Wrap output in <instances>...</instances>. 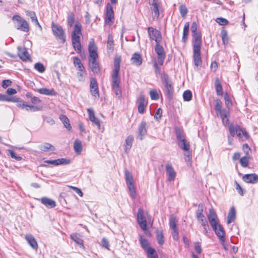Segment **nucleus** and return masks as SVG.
<instances>
[{
  "instance_id": "obj_1",
  "label": "nucleus",
  "mask_w": 258,
  "mask_h": 258,
  "mask_svg": "<svg viewBox=\"0 0 258 258\" xmlns=\"http://www.w3.org/2000/svg\"><path fill=\"white\" fill-rule=\"evenodd\" d=\"M81 30V24L79 22H77L72 34V42L74 49L78 53L81 52V45L80 43V37L82 35Z\"/></svg>"
},
{
  "instance_id": "obj_2",
  "label": "nucleus",
  "mask_w": 258,
  "mask_h": 258,
  "mask_svg": "<svg viewBox=\"0 0 258 258\" xmlns=\"http://www.w3.org/2000/svg\"><path fill=\"white\" fill-rule=\"evenodd\" d=\"M120 57H115L114 60V69L112 73V84L111 86H120V77L119 76V71L120 70Z\"/></svg>"
},
{
  "instance_id": "obj_3",
  "label": "nucleus",
  "mask_w": 258,
  "mask_h": 258,
  "mask_svg": "<svg viewBox=\"0 0 258 258\" xmlns=\"http://www.w3.org/2000/svg\"><path fill=\"white\" fill-rule=\"evenodd\" d=\"M202 43L200 40L197 38L196 42L193 44V58L194 63L197 67H201L202 61L201 56V48Z\"/></svg>"
},
{
  "instance_id": "obj_4",
  "label": "nucleus",
  "mask_w": 258,
  "mask_h": 258,
  "mask_svg": "<svg viewBox=\"0 0 258 258\" xmlns=\"http://www.w3.org/2000/svg\"><path fill=\"white\" fill-rule=\"evenodd\" d=\"M124 174L126 183L130 192V196L132 198L135 199L136 192L133 175L127 170H125Z\"/></svg>"
},
{
  "instance_id": "obj_5",
  "label": "nucleus",
  "mask_w": 258,
  "mask_h": 258,
  "mask_svg": "<svg viewBox=\"0 0 258 258\" xmlns=\"http://www.w3.org/2000/svg\"><path fill=\"white\" fill-rule=\"evenodd\" d=\"M161 80L165 86V91L168 96L171 98L173 92V85L172 81L166 74H163L162 75Z\"/></svg>"
},
{
  "instance_id": "obj_6",
  "label": "nucleus",
  "mask_w": 258,
  "mask_h": 258,
  "mask_svg": "<svg viewBox=\"0 0 258 258\" xmlns=\"http://www.w3.org/2000/svg\"><path fill=\"white\" fill-rule=\"evenodd\" d=\"M149 3L150 6L152 19L153 20H157L159 17V0H149Z\"/></svg>"
},
{
  "instance_id": "obj_7",
  "label": "nucleus",
  "mask_w": 258,
  "mask_h": 258,
  "mask_svg": "<svg viewBox=\"0 0 258 258\" xmlns=\"http://www.w3.org/2000/svg\"><path fill=\"white\" fill-rule=\"evenodd\" d=\"M12 20L17 21L18 24L16 27L17 29L20 30L25 32L29 31V27L28 23L26 20L22 18L20 16L18 15L14 16L12 17Z\"/></svg>"
},
{
  "instance_id": "obj_8",
  "label": "nucleus",
  "mask_w": 258,
  "mask_h": 258,
  "mask_svg": "<svg viewBox=\"0 0 258 258\" xmlns=\"http://www.w3.org/2000/svg\"><path fill=\"white\" fill-rule=\"evenodd\" d=\"M52 30L53 35L57 38L62 41L64 43L66 41L64 33L62 28L60 26H58L54 23L52 24Z\"/></svg>"
},
{
  "instance_id": "obj_9",
  "label": "nucleus",
  "mask_w": 258,
  "mask_h": 258,
  "mask_svg": "<svg viewBox=\"0 0 258 258\" xmlns=\"http://www.w3.org/2000/svg\"><path fill=\"white\" fill-rule=\"evenodd\" d=\"M148 33L150 38L152 40H155L156 44L160 43L162 39V36L159 31L152 27H150L148 29Z\"/></svg>"
},
{
  "instance_id": "obj_10",
  "label": "nucleus",
  "mask_w": 258,
  "mask_h": 258,
  "mask_svg": "<svg viewBox=\"0 0 258 258\" xmlns=\"http://www.w3.org/2000/svg\"><path fill=\"white\" fill-rule=\"evenodd\" d=\"M137 221L143 230L145 231L147 230V220L142 209L140 208L138 210L137 213Z\"/></svg>"
},
{
  "instance_id": "obj_11",
  "label": "nucleus",
  "mask_w": 258,
  "mask_h": 258,
  "mask_svg": "<svg viewBox=\"0 0 258 258\" xmlns=\"http://www.w3.org/2000/svg\"><path fill=\"white\" fill-rule=\"evenodd\" d=\"M155 51L157 54L158 62L160 65L162 66L165 58V53L163 47L160 43L156 44Z\"/></svg>"
},
{
  "instance_id": "obj_12",
  "label": "nucleus",
  "mask_w": 258,
  "mask_h": 258,
  "mask_svg": "<svg viewBox=\"0 0 258 258\" xmlns=\"http://www.w3.org/2000/svg\"><path fill=\"white\" fill-rule=\"evenodd\" d=\"M114 12L112 6L108 4L106 7V12L105 19V23L106 24H112L114 22Z\"/></svg>"
},
{
  "instance_id": "obj_13",
  "label": "nucleus",
  "mask_w": 258,
  "mask_h": 258,
  "mask_svg": "<svg viewBox=\"0 0 258 258\" xmlns=\"http://www.w3.org/2000/svg\"><path fill=\"white\" fill-rule=\"evenodd\" d=\"M207 217L211 226H214L218 223H219V220L217 214L213 208L209 209V213Z\"/></svg>"
},
{
  "instance_id": "obj_14",
  "label": "nucleus",
  "mask_w": 258,
  "mask_h": 258,
  "mask_svg": "<svg viewBox=\"0 0 258 258\" xmlns=\"http://www.w3.org/2000/svg\"><path fill=\"white\" fill-rule=\"evenodd\" d=\"M212 228L215 231L216 235L219 238V240H222L224 238H225V234L224 228L220 224L218 223L214 226H212Z\"/></svg>"
},
{
  "instance_id": "obj_15",
  "label": "nucleus",
  "mask_w": 258,
  "mask_h": 258,
  "mask_svg": "<svg viewBox=\"0 0 258 258\" xmlns=\"http://www.w3.org/2000/svg\"><path fill=\"white\" fill-rule=\"evenodd\" d=\"M97 50V48L94 43V39H92L90 41L88 46V51L90 58H97L98 57Z\"/></svg>"
},
{
  "instance_id": "obj_16",
  "label": "nucleus",
  "mask_w": 258,
  "mask_h": 258,
  "mask_svg": "<svg viewBox=\"0 0 258 258\" xmlns=\"http://www.w3.org/2000/svg\"><path fill=\"white\" fill-rule=\"evenodd\" d=\"M90 91L91 94L95 99L98 98L99 97V90L97 83L95 79H92L90 82Z\"/></svg>"
},
{
  "instance_id": "obj_17",
  "label": "nucleus",
  "mask_w": 258,
  "mask_h": 258,
  "mask_svg": "<svg viewBox=\"0 0 258 258\" xmlns=\"http://www.w3.org/2000/svg\"><path fill=\"white\" fill-rule=\"evenodd\" d=\"M242 179L246 183L254 184L258 182V175L255 173L245 174L242 177Z\"/></svg>"
},
{
  "instance_id": "obj_18",
  "label": "nucleus",
  "mask_w": 258,
  "mask_h": 258,
  "mask_svg": "<svg viewBox=\"0 0 258 258\" xmlns=\"http://www.w3.org/2000/svg\"><path fill=\"white\" fill-rule=\"evenodd\" d=\"M71 161L69 159L65 158H59L56 160H48L45 161L46 163L49 164H52L54 166H58L59 165H67L70 163Z\"/></svg>"
},
{
  "instance_id": "obj_19",
  "label": "nucleus",
  "mask_w": 258,
  "mask_h": 258,
  "mask_svg": "<svg viewBox=\"0 0 258 258\" xmlns=\"http://www.w3.org/2000/svg\"><path fill=\"white\" fill-rule=\"evenodd\" d=\"M166 170L168 175V180L173 181L176 177V173L171 163H168L166 166Z\"/></svg>"
},
{
  "instance_id": "obj_20",
  "label": "nucleus",
  "mask_w": 258,
  "mask_h": 258,
  "mask_svg": "<svg viewBox=\"0 0 258 258\" xmlns=\"http://www.w3.org/2000/svg\"><path fill=\"white\" fill-rule=\"evenodd\" d=\"M203 205L200 204L198 206V209L196 212V216L198 220L201 224L207 222L205 216L203 214Z\"/></svg>"
},
{
  "instance_id": "obj_21",
  "label": "nucleus",
  "mask_w": 258,
  "mask_h": 258,
  "mask_svg": "<svg viewBox=\"0 0 258 258\" xmlns=\"http://www.w3.org/2000/svg\"><path fill=\"white\" fill-rule=\"evenodd\" d=\"M146 122L142 121L138 127V137L140 140H142L147 134Z\"/></svg>"
},
{
  "instance_id": "obj_22",
  "label": "nucleus",
  "mask_w": 258,
  "mask_h": 258,
  "mask_svg": "<svg viewBox=\"0 0 258 258\" xmlns=\"http://www.w3.org/2000/svg\"><path fill=\"white\" fill-rule=\"evenodd\" d=\"M18 50V55L22 60L27 61L29 59L30 55L25 48L19 46Z\"/></svg>"
},
{
  "instance_id": "obj_23",
  "label": "nucleus",
  "mask_w": 258,
  "mask_h": 258,
  "mask_svg": "<svg viewBox=\"0 0 258 258\" xmlns=\"http://www.w3.org/2000/svg\"><path fill=\"white\" fill-rule=\"evenodd\" d=\"M87 111L89 114V117L90 120L94 124H95L98 128L99 129L100 128V123L99 119L96 118L95 116V113L93 109L88 108L87 109Z\"/></svg>"
},
{
  "instance_id": "obj_24",
  "label": "nucleus",
  "mask_w": 258,
  "mask_h": 258,
  "mask_svg": "<svg viewBox=\"0 0 258 258\" xmlns=\"http://www.w3.org/2000/svg\"><path fill=\"white\" fill-rule=\"evenodd\" d=\"M134 138L132 135L128 136L125 140V143L123 145L124 152L127 153L131 149Z\"/></svg>"
},
{
  "instance_id": "obj_25",
  "label": "nucleus",
  "mask_w": 258,
  "mask_h": 258,
  "mask_svg": "<svg viewBox=\"0 0 258 258\" xmlns=\"http://www.w3.org/2000/svg\"><path fill=\"white\" fill-rule=\"evenodd\" d=\"M235 132L239 139H243V138H244L245 140H247L249 138L248 134L245 131L242 130L239 126H235Z\"/></svg>"
},
{
  "instance_id": "obj_26",
  "label": "nucleus",
  "mask_w": 258,
  "mask_h": 258,
  "mask_svg": "<svg viewBox=\"0 0 258 258\" xmlns=\"http://www.w3.org/2000/svg\"><path fill=\"white\" fill-rule=\"evenodd\" d=\"M197 23L194 22L192 23L191 26V31L192 33V35L194 38V43L196 42L197 38H198L200 40V42L202 43V37L201 35L197 32Z\"/></svg>"
},
{
  "instance_id": "obj_27",
  "label": "nucleus",
  "mask_w": 258,
  "mask_h": 258,
  "mask_svg": "<svg viewBox=\"0 0 258 258\" xmlns=\"http://www.w3.org/2000/svg\"><path fill=\"white\" fill-rule=\"evenodd\" d=\"M97 58H91L89 59V65L91 68L92 71L94 73L98 74L100 72V68L98 63L96 61Z\"/></svg>"
},
{
  "instance_id": "obj_28",
  "label": "nucleus",
  "mask_w": 258,
  "mask_h": 258,
  "mask_svg": "<svg viewBox=\"0 0 258 258\" xmlns=\"http://www.w3.org/2000/svg\"><path fill=\"white\" fill-rule=\"evenodd\" d=\"M25 238L29 244L34 249H37L38 244L34 236L31 234H27Z\"/></svg>"
},
{
  "instance_id": "obj_29",
  "label": "nucleus",
  "mask_w": 258,
  "mask_h": 258,
  "mask_svg": "<svg viewBox=\"0 0 258 258\" xmlns=\"http://www.w3.org/2000/svg\"><path fill=\"white\" fill-rule=\"evenodd\" d=\"M41 202L46 207L49 208H52L55 207V202L47 197H43L41 199Z\"/></svg>"
},
{
  "instance_id": "obj_30",
  "label": "nucleus",
  "mask_w": 258,
  "mask_h": 258,
  "mask_svg": "<svg viewBox=\"0 0 258 258\" xmlns=\"http://www.w3.org/2000/svg\"><path fill=\"white\" fill-rule=\"evenodd\" d=\"M236 218V211L234 207L230 208L228 216H227V224H229L231 222L234 221Z\"/></svg>"
},
{
  "instance_id": "obj_31",
  "label": "nucleus",
  "mask_w": 258,
  "mask_h": 258,
  "mask_svg": "<svg viewBox=\"0 0 258 258\" xmlns=\"http://www.w3.org/2000/svg\"><path fill=\"white\" fill-rule=\"evenodd\" d=\"M131 60L133 64L140 66L142 63V57L139 53H135L131 58Z\"/></svg>"
},
{
  "instance_id": "obj_32",
  "label": "nucleus",
  "mask_w": 258,
  "mask_h": 258,
  "mask_svg": "<svg viewBox=\"0 0 258 258\" xmlns=\"http://www.w3.org/2000/svg\"><path fill=\"white\" fill-rule=\"evenodd\" d=\"M38 92L41 94L50 96H55L56 95V92L53 89H49L45 88H40L38 90Z\"/></svg>"
},
{
  "instance_id": "obj_33",
  "label": "nucleus",
  "mask_w": 258,
  "mask_h": 258,
  "mask_svg": "<svg viewBox=\"0 0 258 258\" xmlns=\"http://www.w3.org/2000/svg\"><path fill=\"white\" fill-rule=\"evenodd\" d=\"M229 115V111L228 110L224 109L222 114L219 115L222 119L223 124L226 125L229 123L228 116Z\"/></svg>"
},
{
  "instance_id": "obj_34",
  "label": "nucleus",
  "mask_w": 258,
  "mask_h": 258,
  "mask_svg": "<svg viewBox=\"0 0 258 258\" xmlns=\"http://www.w3.org/2000/svg\"><path fill=\"white\" fill-rule=\"evenodd\" d=\"M59 119L63 123L64 127L67 128L69 131H71L72 126L70 123V120L66 115L61 114L59 116Z\"/></svg>"
},
{
  "instance_id": "obj_35",
  "label": "nucleus",
  "mask_w": 258,
  "mask_h": 258,
  "mask_svg": "<svg viewBox=\"0 0 258 258\" xmlns=\"http://www.w3.org/2000/svg\"><path fill=\"white\" fill-rule=\"evenodd\" d=\"M39 149L44 152H48L49 151H53L55 150V147L51 144L45 143L39 146Z\"/></svg>"
},
{
  "instance_id": "obj_36",
  "label": "nucleus",
  "mask_w": 258,
  "mask_h": 258,
  "mask_svg": "<svg viewBox=\"0 0 258 258\" xmlns=\"http://www.w3.org/2000/svg\"><path fill=\"white\" fill-rule=\"evenodd\" d=\"M140 241L142 247L146 251H148L149 248H152V247L149 246V242L143 236L141 235L140 236Z\"/></svg>"
},
{
  "instance_id": "obj_37",
  "label": "nucleus",
  "mask_w": 258,
  "mask_h": 258,
  "mask_svg": "<svg viewBox=\"0 0 258 258\" xmlns=\"http://www.w3.org/2000/svg\"><path fill=\"white\" fill-rule=\"evenodd\" d=\"M215 85L217 94L219 96H222L223 94L222 87L218 78H216L215 79Z\"/></svg>"
},
{
  "instance_id": "obj_38",
  "label": "nucleus",
  "mask_w": 258,
  "mask_h": 258,
  "mask_svg": "<svg viewBox=\"0 0 258 258\" xmlns=\"http://www.w3.org/2000/svg\"><path fill=\"white\" fill-rule=\"evenodd\" d=\"M26 15L30 17L32 22H34L36 25H38L40 29H42L41 26L39 24V22L37 19L36 14L34 12L27 11Z\"/></svg>"
},
{
  "instance_id": "obj_39",
  "label": "nucleus",
  "mask_w": 258,
  "mask_h": 258,
  "mask_svg": "<svg viewBox=\"0 0 258 258\" xmlns=\"http://www.w3.org/2000/svg\"><path fill=\"white\" fill-rule=\"evenodd\" d=\"M189 24L188 22L185 23L183 30V36L182 38V40L183 42H185L187 39L188 35V32H189Z\"/></svg>"
},
{
  "instance_id": "obj_40",
  "label": "nucleus",
  "mask_w": 258,
  "mask_h": 258,
  "mask_svg": "<svg viewBox=\"0 0 258 258\" xmlns=\"http://www.w3.org/2000/svg\"><path fill=\"white\" fill-rule=\"evenodd\" d=\"M74 149L75 152L80 154L82 150V145L81 142L79 140H76L74 144Z\"/></svg>"
},
{
  "instance_id": "obj_41",
  "label": "nucleus",
  "mask_w": 258,
  "mask_h": 258,
  "mask_svg": "<svg viewBox=\"0 0 258 258\" xmlns=\"http://www.w3.org/2000/svg\"><path fill=\"white\" fill-rule=\"evenodd\" d=\"M42 109V107L40 106H35L32 105H28L26 102L25 110L27 111L35 112L36 111L40 110Z\"/></svg>"
},
{
  "instance_id": "obj_42",
  "label": "nucleus",
  "mask_w": 258,
  "mask_h": 258,
  "mask_svg": "<svg viewBox=\"0 0 258 258\" xmlns=\"http://www.w3.org/2000/svg\"><path fill=\"white\" fill-rule=\"evenodd\" d=\"M71 239L74 240L78 245L83 246V240L80 238V235L77 233H74L71 235Z\"/></svg>"
},
{
  "instance_id": "obj_43",
  "label": "nucleus",
  "mask_w": 258,
  "mask_h": 258,
  "mask_svg": "<svg viewBox=\"0 0 258 258\" xmlns=\"http://www.w3.org/2000/svg\"><path fill=\"white\" fill-rule=\"evenodd\" d=\"M156 235L158 243L162 245L164 242L163 232L161 230H157L156 232Z\"/></svg>"
},
{
  "instance_id": "obj_44",
  "label": "nucleus",
  "mask_w": 258,
  "mask_h": 258,
  "mask_svg": "<svg viewBox=\"0 0 258 258\" xmlns=\"http://www.w3.org/2000/svg\"><path fill=\"white\" fill-rule=\"evenodd\" d=\"M216 104L215 109L216 111L217 115L218 116L222 114L223 109L222 110V103L218 100H215Z\"/></svg>"
},
{
  "instance_id": "obj_45",
  "label": "nucleus",
  "mask_w": 258,
  "mask_h": 258,
  "mask_svg": "<svg viewBox=\"0 0 258 258\" xmlns=\"http://www.w3.org/2000/svg\"><path fill=\"white\" fill-rule=\"evenodd\" d=\"M146 252L148 258H158V254L153 248H149Z\"/></svg>"
},
{
  "instance_id": "obj_46",
  "label": "nucleus",
  "mask_w": 258,
  "mask_h": 258,
  "mask_svg": "<svg viewBox=\"0 0 258 258\" xmlns=\"http://www.w3.org/2000/svg\"><path fill=\"white\" fill-rule=\"evenodd\" d=\"M221 38L223 42V43L225 45L227 44L228 43V37L227 36V32L226 30L222 29L221 30Z\"/></svg>"
},
{
  "instance_id": "obj_47",
  "label": "nucleus",
  "mask_w": 258,
  "mask_h": 258,
  "mask_svg": "<svg viewBox=\"0 0 258 258\" xmlns=\"http://www.w3.org/2000/svg\"><path fill=\"white\" fill-rule=\"evenodd\" d=\"M112 92L115 93L116 96L118 98H120L121 97V91L120 86H111Z\"/></svg>"
},
{
  "instance_id": "obj_48",
  "label": "nucleus",
  "mask_w": 258,
  "mask_h": 258,
  "mask_svg": "<svg viewBox=\"0 0 258 258\" xmlns=\"http://www.w3.org/2000/svg\"><path fill=\"white\" fill-rule=\"evenodd\" d=\"M180 147L185 151H188L189 149V143L185 139L180 142Z\"/></svg>"
},
{
  "instance_id": "obj_49",
  "label": "nucleus",
  "mask_w": 258,
  "mask_h": 258,
  "mask_svg": "<svg viewBox=\"0 0 258 258\" xmlns=\"http://www.w3.org/2000/svg\"><path fill=\"white\" fill-rule=\"evenodd\" d=\"M34 68L39 73H42L45 71L44 65L40 62H37L34 64Z\"/></svg>"
},
{
  "instance_id": "obj_50",
  "label": "nucleus",
  "mask_w": 258,
  "mask_h": 258,
  "mask_svg": "<svg viewBox=\"0 0 258 258\" xmlns=\"http://www.w3.org/2000/svg\"><path fill=\"white\" fill-rule=\"evenodd\" d=\"M107 48L111 51H112L113 48V40L111 35H109L108 36Z\"/></svg>"
},
{
  "instance_id": "obj_51",
  "label": "nucleus",
  "mask_w": 258,
  "mask_h": 258,
  "mask_svg": "<svg viewBox=\"0 0 258 258\" xmlns=\"http://www.w3.org/2000/svg\"><path fill=\"white\" fill-rule=\"evenodd\" d=\"M192 93L190 90H186L183 92V98L184 101H189L191 99Z\"/></svg>"
},
{
  "instance_id": "obj_52",
  "label": "nucleus",
  "mask_w": 258,
  "mask_h": 258,
  "mask_svg": "<svg viewBox=\"0 0 258 258\" xmlns=\"http://www.w3.org/2000/svg\"><path fill=\"white\" fill-rule=\"evenodd\" d=\"M224 99H225V105L227 106V107L229 109L231 108L232 106V102L230 99V97L228 95V94L226 93L224 95Z\"/></svg>"
},
{
  "instance_id": "obj_53",
  "label": "nucleus",
  "mask_w": 258,
  "mask_h": 258,
  "mask_svg": "<svg viewBox=\"0 0 258 258\" xmlns=\"http://www.w3.org/2000/svg\"><path fill=\"white\" fill-rule=\"evenodd\" d=\"M75 21V17L73 13H70L68 15V18H67V22L68 24V25L70 27H72Z\"/></svg>"
},
{
  "instance_id": "obj_54",
  "label": "nucleus",
  "mask_w": 258,
  "mask_h": 258,
  "mask_svg": "<svg viewBox=\"0 0 258 258\" xmlns=\"http://www.w3.org/2000/svg\"><path fill=\"white\" fill-rule=\"evenodd\" d=\"M249 163V158L247 156L241 158L240 160V163L243 167H246L248 166Z\"/></svg>"
},
{
  "instance_id": "obj_55",
  "label": "nucleus",
  "mask_w": 258,
  "mask_h": 258,
  "mask_svg": "<svg viewBox=\"0 0 258 258\" xmlns=\"http://www.w3.org/2000/svg\"><path fill=\"white\" fill-rule=\"evenodd\" d=\"M179 11L182 17L184 18L186 16L187 13V9L186 6L182 5L179 7Z\"/></svg>"
},
{
  "instance_id": "obj_56",
  "label": "nucleus",
  "mask_w": 258,
  "mask_h": 258,
  "mask_svg": "<svg viewBox=\"0 0 258 258\" xmlns=\"http://www.w3.org/2000/svg\"><path fill=\"white\" fill-rule=\"evenodd\" d=\"M169 224L170 228L173 229H177L176 226V222L175 218L174 217H171L169 219Z\"/></svg>"
},
{
  "instance_id": "obj_57",
  "label": "nucleus",
  "mask_w": 258,
  "mask_h": 258,
  "mask_svg": "<svg viewBox=\"0 0 258 258\" xmlns=\"http://www.w3.org/2000/svg\"><path fill=\"white\" fill-rule=\"evenodd\" d=\"M216 21L220 25H221V26H225L228 24V20L223 18H218L216 19Z\"/></svg>"
},
{
  "instance_id": "obj_58",
  "label": "nucleus",
  "mask_w": 258,
  "mask_h": 258,
  "mask_svg": "<svg viewBox=\"0 0 258 258\" xmlns=\"http://www.w3.org/2000/svg\"><path fill=\"white\" fill-rule=\"evenodd\" d=\"M9 152L12 158H14L18 161H20L22 159V157L20 156L17 155L14 151L12 150H9Z\"/></svg>"
},
{
  "instance_id": "obj_59",
  "label": "nucleus",
  "mask_w": 258,
  "mask_h": 258,
  "mask_svg": "<svg viewBox=\"0 0 258 258\" xmlns=\"http://www.w3.org/2000/svg\"><path fill=\"white\" fill-rule=\"evenodd\" d=\"M102 246V247L106 248L107 249H109L110 245L108 240L106 238H103L101 240Z\"/></svg>"
},
{
  "instance_id": "obj_60",
  "label": "nucleus",
  "mask_w": 258,
  "mask_h": 258,
  "mask_svg": "<svg viewBox=\"0 0 258 258\" xmlns=\"http://www.w3.org/2000/svg\"><path fill=\"white\" fill-rule=\"evenodd\" d=\"M151 98L152 100H157L159 98V95L157 91L155 90H151L150 92Z\"/></svg>"
},
{
  "instance_id": "obj_61",
  "label": "nucleus",
  "mask_w": 258,
  "mask_h": 258,
  "mask_svg": "<svg viewBox=\"0 0 258 258\" xmlns=\"http://www.w3.org/2000/svg\"><path fill=\"white\" fill-rule=\"evenodd\" d=\"M147 104V101L146 100L145 96L143 95L140 96V97L139 99V104L138 105L146 106Z\"/></svg>"
},
{
  "instance_id": "obj_62",
  "label": "nucleus",
  "mask_w": 258,
  "mask_h": 258,
  "mask_svg": "<svg viewBox=\"0 0 258 258\" xmlns=\"http://www.w3.org/2000/svg\"><path fill=\"white\" fill-rule=\"evenodd\" d=\"M162 114V110L161 108H158L155 113L154 115V118L157 120H159L161 118Z\"/></svg>"
},
{
  "instance_id": "obj_63",
  "label": "nucleus",
  "mask_w": 258,
  "mask_h": 258,
  "mask_svg": "<svg viewBox=\"0 0 258 258\" xmlns=\"http://www.w3.org/2000/svg\"><path fill=\"white\" fill-rule=\"evenodd\" d=\"M12 82L9 80H4L2 82V87L6 88L11 85Z\"/></svg>"
},
{
  "instance_id": "obj_64",
  "label": "nucleus",
  "mask_w": 258,
  "mask_h": 258,
  "mask_svg": "<svg viewBox=\"0 0 258 258\" xmlns=\"http://www.w3.org/2000/svg\"><path fill=\"white\" fill-rule=\"evenodd\" d=\"M195 249L198 254H200L202 252L201 246L198 242L195 243Z\"/></svg>"
}]
</instances>
